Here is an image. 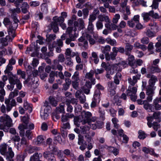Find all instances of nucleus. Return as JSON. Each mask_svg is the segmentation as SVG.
Segmentation results:
<instances>
[{
	"instance_id": "37",
	"label": "nucleus",
	"mask_w": 161,
	"mask_h": 161,
	"mask_svg": "<svg viewBox=\"0 0 161 161\" xmlns=\"http://www.w3.org/2000/svg\"><path fill=\"white\" fill-rule=\"evenodd\" d=\"M160 114L161 113L160 112H157L154 113L153 116L154 119H155L157 121L160 122L161 120Z\"/></svg>"
},
{
	"instance_id": "4",
	"label": "nucleus",
	"mask_w": 161,
	"mask_h": 161,
	"mask_svg": "<svg viewBox=\"0 0 161 161\" xmlns=\"http://www.w3.org/2000/svg\"><path fill=\"white\" fill-rule=\"evenodd\" d=\"M67 34H63L61 36V38L62 40L59 39L57 40V43L55 42H53L52 45L50 44L49 46V49L50 51H53L54 47H56V51L57 53H60L61 51L60 47L63 45V42L62 40H64L66 37Z\"/></svg>"
},
{
	"instance_id": "2",
	"label": "nucleus",
	"mask_w": 161,
	"mask_h": 161,
	"mask_svg": "<svg viewBox=\"0 0 161 161\" xmlns=\"http://www.w3.org/2000/svg\"><path fill=\"white\" fill-rule=\"evenodd\" d=\"M122 65H120V63L119 64L120 65L115 64L112 65H109L107 67L106 70L107 72L106 75V77L108 79L111 78L110 75H113L114 73L116 71H120L126 65V64L125 62H122Z\"/></svg>"
},
{
	"instance_id": "32",
	"label": "nucleus",
	"mask_w": 161,
	"mask_h": 161,
	"mask_svg": "<svg viewBox=\"0 0 161 161\" xmlns=\"http://www.w3.org/2000/svg\"><path fill=\"white\" fill-rule=\"evenodd\" d=\"M24 107L26 110L28 111L29 113H31L32 111V105L31 104L28 103L27 102H24Z\"/></svg>"
},
{
	"instance_id": "12",
	"label": "nucleus",
	"mask_w": 161,
	"mask_h": 161,
	"mask_svg": "<svg viewBox=\"0 0 161 161\" xmlns=\"http://www.w3.org/2000/svg\"><path fill=\"white\" fill-rule=\"evenodd\" d=\"M92 116L91 113L89 112L84 111L81 113L82 120L81 122L83 124L88 123L91 120L90 117Z\"/></svg>"
},
{
	"instance_id": "53",
	"label": "nucleus",
	"mask_w": 161,
	"mask_h": 161,
	"mask_svg": "<svg viewBox=\"0 0 161 161\" xmlns=\"http://www.w3.org/2000/svg\"><path fill=\"white\" fill-rule=\"evenodd\" d=\"M49 100L50 103L53 106H57V102L54 98L50 97H49Z\"/></svg>"
},
{
	"instance_id": "47",
	"label": "nucleus",
	"mask_w": 161,
	"mask_h": 161,
	"mask_svg": "<svg viewBox=\"0 0 161 161\" xmlns=\"http://www.w3.org/2000/svg\"><path fill=\"white\" fill-rule=\"evenodd\" d=\"M47 40L48 42L54 40L56 38V36L54 34H47L46 35Z\"/></svg>"
},
{
	"instance_id": "23",
	"label": "nucleus",
	"mask_w": 161,
	"mask_h": 161,
	"mask_svg": "<svg viewBox=\"0 0 161 161\" xmlns=\"http://www.w3.org/2000/svg\"><path fill=\"white\" fill-rule=\"evenodd\" d=\"M142 150L145 153H149L151 155L153 156L154 157H158V155L155 153L154 151L152 149H150L147 147H144L142 148Z\"/></svg>"
},
{
	"instance_id": "46",
	"label": "nucleus",
	"mask_w": 161,
	"mask_h": 161,
	"mask_svg": "<svg viewBox=\"0 0 161 161\" xmlns=\"http://www.w3.org/2000/svg\"><path fill=\"white\" fill-rule=\"evenodd\" d=\"M147 125L149 128H151L152 126V122L153 121L154 118L152 116H148L147 117Z\"/></svg>"
},
{
	"instance_id": "10",
	"label": "nucleus",
	"mask_w": 161,
	"mask_h": 161,
	"mask_svg": "<svg viewBox=\"0 0 161 161\" xmlns=\"http://www.w3.org/2000/svg\"><path fill=\"white\" fill-rule=\"evenodd\" d=\"M123 132V130L121 129H119L118 130V132L115 130H111V132L113 135L116 136H118L119 135L120 136L122 137L123 142L126 143L129 140V138L126 135L124 134Z\"/></svg>"
},
{
	"instance_id": "27",
	"label": "nucleus",
	"mask_w": 161,
	"mask_h": 161,
	"mask_svg": "<svg viewBox=\"0 0 161 161\" xmlns=\"http://www.w3.org/2000/svg\"><path fill=\"white\" fill-rule=\"evenodd\" d=\"M94 74V71L92 70H91L89 73H87L86 75V77L90 79L91 81L92 82L93 85L95 84V79L92 78Z\"/></svg>"
},
{
	"instance_id": "33",
	"label": "nucleus",
	"mask_w": 161,
	"mask_h": 161,
	"mask_svg": "<svg viewBox=\"0 0 161 161\" xmlns=\"http://www.w3.org/2000/svg\"><path fill=\"white\" fill-rule=\"evenodd\" d=\"M133 3H134L135 6H137L140 4L143 7H147V2L143 0H140L139 1H133Z\"/></svg>"
},
{
	"instance_id": "24",
	"label": "nucleus",
	"mask_w": 161,
	"mask_h": 161,
	"mask_svg": "<svg viewBox=\"0 0 161 161\" xmlns=\"http://www.w3.org/2000/svg\"><path fill=\"white\" fill-rule=\"evenodd\" d=\"M79 21V24L77 21H75L74 23V25L75 27L78 26L79 27L78 30H80L83 29L85 27L84 22L83 20L81 19H78Z\"/></svg>"
},
{
	"instance_id": "28",
	"label": "nucleus",
	"mask_w": 161,
	"mask_h": 161,
	"mask_svg": "<svg viewBox=\"0 0 161 161\" xmlns=\"http://www.w3.org/2000/svg\"><path fill=\"white\" fill-rule=\"evenodd\" d=\"M155 87L154 86H148L147 88L146 94L148 96H153Z\"/></svg>"
},
{
	"instance_id": "44",
	"label": "nucleus",
	"mask_w": 161,
	"mask_h": 161,
	"mask_svg": "<svg viewBox=\"0 0 161 161\" xmlns=\"http://www.w3.org/2000/svg\"><path fill=\"white\" fill-rule=\"evenodd\" d=\"M98 18L99 20L103 21H105L106 23H108L110 22V19L108 16H104L103 15H100Z\"/></svg>"
},
{
	"instance_id": "17",
	"label": "nucleus",
	"mask_w": 161,
	"mask_h": 161,
	"mask_svg": "<svg viewBox=\"0 0 161 161\" xmlns=\"http://www.w3.org/2000/svg\"><path fill=\"white\" fill-rule=\"evenodd\" d=\"M67 16V13L65 12H63L61 13V16L58 17L56 16L53 18V19L56 22L59 23L61 22H64V18H66Z\"/></svg>"
},
{
	"instance_id": "55",
	"label": "nucleus",
	"mask_w": 161,
	"mask_h": 161,
	"mask_svg": "<svg viewBox=\"0 0 161 161\" xmlns=\"http://www.w3.org/2000/svg\"><path fill=\"white\" fill-rule=\"evenodd\" d=\"M161 0H153V4L151 6L152 8L156 9L158 7V2H160Z\"/></svg>"
},
{
	"instance_id": "45",
	"label": "nucleus",
	"mask_w": 161,
	"mask_h": 161,
	"mask_svg": "<svg viewBox=\"0 0 161 161\" xmlns=\"http://www.w3.org/2000/svg\"><path fill=\"white\" fill-rule=\"evenodd\" d=\"M92 141V138L90 137H87V139H86V141L88 142V144L87 145V148L88 150H91L93 147V144L92 142H91Z\"/></svg>"
},
{
	"instance_id": "64",
	"label": "nucleus",
	"mask_w": 161,
	"mask_h": 161,
	"mask_svg": "<svg viewBox=\"0 0 161 161\" xmlns=\"http://www.w3.org/2000/svg\"><path fill=\"white\" fill-rule=\"evenodd\" d=\"M146 35L149 37H151L155 36V34L154 32L149 30L147 31L146 32Z\"/></svg>"
},
{
	"instance_id": "39",
	"label": "nucleus",
	"mask_w": 161,
	"mask_h": 161,
	"mask_svg": "<svg viewBox=\"0 0 161 161\" xmlns=\"http://www.w3.org/2000/svg\"><path fill=\"white\" fill-rule=\"evenodd\" d=\"M51 25L54 32H56L58 31L59 29L58 26V25H59L58 24L55 23V22L53 20V21L51 23Z\"/></svg>"
},
{
	"instance_id": "38",
	"label": "nucleus",
	"mask_w": 161,
	"mask_h": 161,
	"mask_svg": "<svg viewBox=\"0 0 161 161\" xmlns=\"http://www.w3.org/2000/svg\"><path fill=\"white\" fill-rule=\"evenodd\" d=\"M158 103L159 100L158 98H156L153 100V104L156 110H160L161 109V106L158 104Z\"/></svg>"
},
{
	"instance_id": "9",
	"label": "nucleus",
	"mask_w": 161,
	"mask_h": 161,
	"mask_svg": "<svg viewBox=\"0 0 161 161\" xmlns=\"http://www.w3.org/2000/svg\"><path fill=\"white\" fill-rule=\"evenodd\" d=\"M23 123L19 125L18 126V129L19 130L20 136H25V129L27 128V124L28 123V119L26 117L24 116L22 119Z\"/></svg>"
},
{
	"instance_id": "40",
	"label": "nucleus",
	"mask_w": 161,
	"mask_h": 161,
	"mask_svg": "<svg viewBox=\"0 0 161 161\" xmlns=\"http://www.w3.org/2000/svg\"><path fill=\"white\" fill-rule=\"evenodd\" d=\"M70 102L69 100H67L66 101V103L67 106V111L70 113H71L73 111V108L71 105H70Z\"/></svg>"
},
{
	"instance_id": "42",
	"label": "nucleus",
	"mask_w": 161,
	"mask_h": 161,
	"mask_svg": "<svg viewBox=\"0 0 161 161\" xmlns=\"http://www.w3.org/2000/svg\"><path fill=\"white\" fill-rule=\"evenodd\" d=\"M133 48V46L130 44L127 43L125 45V50L127 51L125 53L127 55H128L129 52H130Z\"/></svg>"
},
{
	"instance_id": "26",
	"label": "nucleus",
	"mask_w": 161,
	"mask_h": 161,
	"mask_svg": "<svg viewBox=\"0 0 161 161\" xmlns=\"http://www.w3.org/2000/svg\"><path fill=\"white\" fill-rule=\"evenodd\" d=\"M144 107L148 111L153 112L154 111V108L146 100L144 101Z\"/></svg>"
},
{
	"instance_id": "6",
	"label": "nucleus",
	"mask_w": 161,
	"mask_h": 161,
	"mask_svg": "<svg viewBox=\"0 0 161 161\" xmlns=\"http://www.w3.org/2000/svg\"><path fill=\"white\" fill-rule=\"evenodd\" d=\"M51 109V108L48 105V103L45 102L44 105L42 106L40 116L42 119L46 120L48 118V114Z\"/></svg>"
},
{
	"instance_id": "16",
	"label": "nucleus",
	"mask_w": 161,
	"mask_h": 161,
	"mask_svg": "<svg viewBox=\"0 0 161 161\" xmlns=\"http://www.w3.org/2000/svg\"><path fill=\"white\" fill-rule=\"evenodd\" d=\"M135 60V58L133 56L131 55H129L128 56V57L127 58V60L126 62L125 61H120L118 63V64H116L117 65H119V66L120 65L119 64L120 63V65H122V62H125L126 64V65L124 68L127 65V62L128 63V64L130 65L131 66H132L133 65V64L134 63V61Z\"/></svg>"
},
{
	"instance_id": "14",
	"label": "nucleus",
	"mask_w": 161,
	"mask_h": 161,
	"mask_svg": "<svg viewBox=\"0 0 161 161\" xmlns=\"http://www.w3.org/2000/svg\"><path fill=\"white\" fill-rule=\"evenodd\" d=\"M116 87V85L114 82H109L108 83V94L111 96H114L115 94V89Z\"/></svg>"
},
{
	"instance_id": "57",
	"label": "nucleus",
	"mask_w": 161,
	"mask_h": 161,
	"mask_svg": "<svg viewBox=\"0 0 161 161\" xmlns=\"http://www.w3.org/2000/svg\"><path fill=\"white\" fill-rule=\"evenodd\" d=\"M112 121L114 125V126L116 128H118L119 126V125L117 124V123L119 122V120L118 119L116 118H114L112 119Z\"/></svg>"
},
{
	"instance_id": "5",
	"label": "nucleus",
	"mask_w": 161,
	"mask_h": 161,
	"mask_svg": "<svg viewBox=\"0 0 161 161\" xmlns=\"http://www.w3.org/2000/svg\"><path fill=\"white\" fill-rule=\"evenodd\" d=\"M7 145L4 143L2 144L0 147L1 153L6 156L7 159H9L12 158L14 156V153L12 150L11 147L8 148V152L7 151Z\"/></svg>"
},
{
	"instance_id": "7",
	"label": "nucleus",
	"mask_w": 161,
	"mask_h": 161,
	"mask_svg": "<svg viewBox=\"0 0 161 161\" xmlns=\"http://www.w3.org/2000/svg\"><path fill=\"white\" fill-rule=\"evenodd\" d=\"M87 123L93 130L102 128L103 124V122L99 121L97 118L95 117L91 118L90 121Z\"/></svg>"
},
{
	"instance_id": "30",
	"label": "nucleus",
	"mask_w": 161,
	"mask_h": 161,
	"mask_svg": "<svg viewBox=\"0 0 161 161\" xmlns=\"http://www.w3.org/2000/svg\"><path fill=\"white\" fill-rule=\"evenodd\" d=\"M126 25V23L125 21L123 20L121 21L118 26L119 28L117 29V31L119 33L122 32L121 29L125 28Z\"/></svg>"
},
{
	"instance_id": "31",
	"label": "nucleus",
	"mask_w": 161,
	"mask_h": 161,
	"mask_svg": "<svg viewBox=\"0 0 161 161\" xmlns=\"http://www.w3.org/2000/svg\"><path fill=\"white\" fill-rule=\"evenodd\" d=\"M113 52L111 53L110 54L111 59L114 60L117 55V53L118 51V48L114 47L112 48Z\"/></svg>"
},
{
	"instance_id": "54",
	"label": "nucleus",
	"mask_w": 161,
	"mask_h": 161,
	"mask_svg": "<svg viewBox=\"0 0 161 161\" xmlns=\"http://www.w3.org/2000/svg\"><path fill=\"white\" fill-rule=\"evenodd\" d=\"M57 111L60 113H64L65 112L64 105L63 103L60 104L59 107L57 108Z\"/></svg>"
},
{
	"instance_id": "43",
	"label": "nucleus",
	"mask_w": 161,
	"mask_h": 161,
	"mask_svg": "<svg viewBox=\"0 0 161 161\" xmlns=\"http://www.w3.org/2000/svg\"><path fill=\"white\" fill-rule=\"evenodd\" d=\"M109 150L115 156L118 154L119 153V149L115 148L114 147H109Z\"/></svg>"
},
{
	"instance_id": "51",
	"label": "nucleus",
	"mask_w": 161,
	"mask_h": 161,
	"mask_svg": "<svg viewBox=\"0 0 161 161\" xmlns=\"http://www.w3.org/2000/svg\"><path fill=\"white\" fill-rule=\"evenodd\" d=\"M30 161H41L39 159V156L37 153H35L31 157Z\"/></svg>"
},
{
	"instance_id": "61",
	"label": "nucleus",
	"mask_w": 161,
	"mask_h": 161,
	"mask_svg": "<svg viewBox=\"0 0 161 161\" xmlns=\"http://www.w3.org/2000/svg\"><path fill=\"white\" fill-rule=\"evenodd\" d=\"M151 72L152 73L155 72H160L161 71L160 69L158 67H152L150 69Z\"/></svg>"
},
{
	"instance_id": "25",
	"label": "nucleus",
	"mask_w": 161,
	"mask_h": 161,
	"mask_svg": "<svg viewBox=\"0 0 161 161\" xmlns=\"http://www.w3.org/2000/svg\"><path fill=\"white\" fill-rule=\"evenodd\" d=\"M153 13V11H151L148 13H143L142 14V16L145 22H147L150 19L151 15Z\"/></svg>"
},
{
	"instance_id": "21",
	"label": "nucleus",
	"mask_w": 161,
	"mask_h": 161,
	"mask_svg": "<svg viewBox=\"0 0 161 161\" xmlns=\"http://www.w3.org/2000/svg\"><path fill=\"white\" fill-rule=\"evenodd\" d=\"M8 80L9 83L11 85H14L17 82H19V80L16 75H13L9 77Z\"/></svg>"
},
{
	"instance_id": "15",
	"label": "nucleus",
	"mask_w": 161,
	"mask_h": 161,
	"mask_svg": "<svg viewBox=\"0 0 161 161\" xmlns=\"http://www.w3.org/2000/svg\"><path fill=\"white\" fill-rule=\"evenodd\" d=\"M101 50L103 53L105 54V58L107 60H109L111 59L110 57V55L108 53L110 51L111 49V47L109 45H107L104 47H101Z\"/></svg>"
},
{
	"instance_id": "11",
	"label": "nucleus",
	"mask_w": 161,
	"mask_h": 161,
	"mask_svg": "<svg viewBox=\"0 0 161 161\" xmlns=\"http://www.w3.org/2000/svg\"><path fill=\"white\" fill-rule=\"evenodd\" d=\"M0 121L5 122V125L8 127H10L12 125V120L7 114H4L3 117H1Z\"/></svg>"
},
{
	"instance_id": "8",
	"label": "nucleus",
	"mask_w": 161,
	"mask_h": 161,
	"mask_svg": "<svg viewBox=\"0 0 161 161\" xmlns=\"http://www.w3.org/2000/svg\"><path fill=\"white\" fill-rule=\"evenodd\" d=\"M77 29L76 28L73 30L71 27H68L67 29L66 33L69 35V38H67L66 40V43L69 44L72 41H74L78 36V33L76 32Z\"/></svg>"
},
{
	"instance_id": "60",
	"label": "nucleus",
	"mask_w": 161,
	"mask_h": 161,
	"mask_svg": "<svg viewBox=\"0 0 161 161\" xmlns=\"http://www.w3.org/2000/svg\"><path fill=\"white\" fill-rule=\"evenodd\" d=\"M57 155L58 158L60 159V161H66L65 159V158L63 157L61 151H59L58 152Z\"/></svg>"
},
{
	"instance_id": "20",
	"label": "nucleus",
	"mask_w": 161,
	"mask_h": 161,
	"mask_svg": "<svg viewBox=\"0 0 161 161\" xmlns=\"http://www.w3.org/2000/svg\"><path fill=\"white\" fill-rule=\"evenodd\" d=\"M92 83V82L91 81V82L90 81H87L85 84V86L82 89V91L84 93L87 94H89L90 91V89L91 88Z\"/></svg>"
},
{
	"instance_id": "3",
	"label": "nucleus",
	"mask_w": 161,
	"mask_h": 161,
	"mask_svg": "<svg viewBox=\"0 0 161 161\" xmlns=\"http://www.w3.org/2000/svg\"><path fill=\"white\" fill-rule=\"evenodd\" d=\"M87 40L89 41L90 44L91 45L94 44L95 42V40L91 38L90 35L87 32L83 33L82 36L79 39V42H83V47L86 49L88 47V43L87 41Z\"/></svg>"
},
{
	"instance_id": "18",
	"label": "nucleus",
	"mask_w": 161,
	"mask_h": 161,
	"mask_svg": "<svg viewBox=\"0 0 161 161\" xmlns=\"http://www.w3.org/2000/svg\"><path fill=\"white\" fill-rule=\"evenodd\" d=\"M43 156L48 161H55L56 159L53 154L49 152H46L44 153Z\"/></svg>"
},
{
	"instance_id": "34",
	"label": "nucleus",
	"mask_w": 161,
	"mask_h": 161,
	"mask_svg": "<svg viewBox=\"0 0 161 161\" xmlns=\"http://www.w3.org/2000/svg\"><path fill=\"white\" fill-rule=\"evenodd\" d=\"M157 78L156 76H152L149 81V86H154L155 83L157 81Z\"/></svg>"
},
{
	"instance_id": "36",
	"label": "nucleus",
	"mask_w": 161,
	"mask_h": 161,
	"mask_svg": "<svg viewBox=\"0 0 161 161\" xmlns=\"http://www.w3.org/2000/svg\"><path fill=\"white\" fill-rule=\"evenodd\" d=\"M106 41L107 43L112 46H116V40L114 39H112L110 37L107 38L106 39Z\"/></svg>"
},
{
	"instance_id": "19",
	"label": "nucleus",
	"mask_w": 161,
	"mask_h": 161,
	"mask_svg": "<svg viewBox=\"0 0 161 161\" xmlns=\"http://www.w3.org/2000/svg\"><path fill=\"white\" fill-rule=\"evenodd\" d=\"M36 77H33L31 79L30 78H29L27 80H25V82H29V83L31 85V87L34 88L37 87L38 84V83L37 81H35V79H36Z\"/></svg>"
},
{
	"instance_id": "49",
	"label": "nucleus",
	"mask_w": 161,
	"mask_h": 161,
	"mask_svg": "<svg viewBox=\"0 0 161 161\" xmlns=\"http://www.w3.org/2000/svg\"><path fill=\"white\" fill-rule=\"evenodd\" d=\"M94 30V26L92 23L89 22L88 25L87 27V30L88 31V33L90 35L93 32Z\"/></svg>"
},
{
	"instance_id": "62",
	"label": "nucleus",
	"mask_w": 161,
	"mask_h": 161,
	"mask_svg": "<svg viewBox=\"0 0 161 161\" xmlns=\"http://www.w3.org/2000/svg\"><path fill=\"white\" fill-rule=\"evenodd\" d=\"M102 21L99 20L96 23V26L97 29H102L103 27V24Z\"/></svg>"
},
{
	"instance_id": "59",
	"label": "nucleus",
	"mask_w": 161,
	"mask_h": 161,
	"mask_svg": "<svg viewBox=\"0 0 161 161\" xmlns=\"http://www.w3.org/2000/svg\"><path fill=\"white\" fill-rule=\"evenodd\" d=\"M99 112L100 113V117L102 120L104 119L105 112L104 109L101 108H99Z\"/></svg>"
},
{
	"instance_id": "56",
	"label": "nucleus",
	"mask_w": 161,
	"mask_h": 161,
	"mask_svg": "<svg viewBox=\"0 0 161 161\" xmlns=\"http://www.w3.org/2000/svg\"><path fill=\"white\" fill-rule=\"evenodd\" d=\"M120 18V16L119 14H116L114 16L113 19V22L114 24H117L118 22V20Z\"/></svg>"
},
{
	"instance_id": "13",
	"label": "nucleus",
	"mask_w": 161,
	"mask_h": 161,
	"mask_svg": "<svg viewBox=\"0 0 161 161\" xmlns=\"http://www.w3.org/2000/svg\"><path fill=\"white\" fill-rule=\"evenodd\" d=\"M100 94L99 91H97L95 92L91 104V107H95L97 103H99L100 102Z\"/></svg>"
},
{
	"instance_id": "35",
	"label": "nucleus",
	"mask_w": 161,
	"mask_h": 161,
	"mask_svg": "<svg viewBox=\"0 0 161 161\" xmlns=\"http://www.w3.org/2000/svg\"><path fill=\"white\" fill-rule=\"evenodd\" d=\"M29 8V5L26 2H24L23 4L22 8V12L25 14L28 12V9Z\"/></svg>"
},
{
	"instance_id": "63",
	"label": "nucleus",
	"mask_w": 161,
	"mask_h": 161,
	"mask_svg": "<svg viewBox=\"0 0 161 161\" xmlns=\"http://www.w3.org/2000/svg\"><path fill=\"white\" fill-rule=\"evenodd\" d=\"M97 16L96 15L93 14H92L90 16L89 18V22L92 23L96 19Z\"/></svg>"
},
{
	"instance_id": "1",
	"label": "nucleus",
	"mask_w": 161,
	"mask_h": 161,
	"mask_svg": "<svg viewBox=\"0 0 161 161\" xmlns=\"http://www.w3.org/2000/svg\"><path fill=\"white\" fill-rule=\"evenodd\" d=\"M18 21V20L16 21L13 23L14 27L12 28H11L9 27L8 31V35L6 36L5 38H3L0 39V43L3 46H7L8 44V42H11L15 36V30L17 26V22Z\"/></svg>"
},
{
	"instance_id": "41",
	"label": "nucleus",
	"mask_w": 161,
	"mask_h": 161,
	"mask_svg": "<svg viewBox=\"0 0 161 161\" xmlns=\"http://www.w3.org/2000/svg\"><path fill=\"white\" fill-rule=\"evenodd\" d=\"M19 91L15 89L14 91L11 92L9 96V98L10 99H13L14 97L17 96L18 95Z\"/></svg>"
},
{
	"instance_id": "58",
	"label": "nucleus",
	"mask_w": 161,
	"mask_h": 161,
	"mask_svg": "<svg viewBox=\"0 0 161 161\" xmlns=\"http://www.w3.org/2000/svg\"><path fill=\"white\" fill-rule=\"evenodd\" d=\"M140 76L141 75L140 74H137L136 75L133 76L132 80L134 83H131L132 86L134 85L136 83L137 80L140 79Z\"/></svg>"
},
{
	"instance_id": "50",
	"label": "nucleus",
	"mask_w": 161,
	"mask_h": 161,
	"mask_svg": "<svg viewBox=\"0 0 161 161\" xmlns=\"http://www.w3.org/2000/svg\"><path fill=\"white\" fill-rule=\"evenodd\" d=\"M137 91V88L136 87H130L128 88V89L127 92V94H128V92H129L130 94L133 93V94H136Z\"/></svg>"
},
{
	"instance_id": "22",
	"label": "nucleus",
	"mask_w": 161,
	"mask_h": 161,
	"mask_svg": "<svg viewBox=\"0 0 161 161\" xmlns=\"http://www.w3.org/2000/svg\"><path fill=\"white\" fill-rule=\"evenodd\" d=\"M74 117L73 114L72 113H67L65 115H63L62 116L61 120L63 123L67 122L69 118H72Z\"/></svg>"
},
{
	"instance_id": "52",
	"label": "nucleus",
	"mask_w": 161,
	"mask_h": 161,
	"mask_svg": "<svg viewBox=\"0 0 161 161\" xmlns=\"http://www.w3.org/2000/svg\"><path fill=\"white\" fill-rule=\"evenodd\" d=\"M138 134V137L140 139H144L147 136L146 135L145 133L142 130L139 131Z\"/></svg>"
},
{
	"instance_id": "29",
	"label": "nucleus",
	"mask_w": 161,
	"mask_h": 161,
	"mask_svg": "<svg viewBox=\"0 0 161 161\" xmlns=\"http://www.w3.org/2000/svg\"><path fill=\"white\" fill-rule=\"evenodd\" d=\"M35 140V143L37 145H39L43 142L44 138L43 136L40 135L38 136Z\"/></svg>"
},
{
	"instance_id": "48",
	"label": "nucleus",
	"mask_w": 161,
	"mask_h": 161,
	"mask_svg": "<svg viewBox=\"0 0 161 161\" xmlns=\"http://www.w3.org/2000/svg\"><path fill=\"white\" fill-rule=\"evenodd\" d=\"M13 67L10 64H8L6 67V69L4 71V73L6 74L10 73L11 75V73L10 72L13 69Z\"/></svg>"
}]
</instances>
